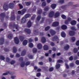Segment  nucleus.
<instances>
[{
	"label": "nucleus",
	"mask_w": 79,
	"mask_h": 79,
	"mask_svg": "<svg viewBox=\"0 0 79 79\" xmlns=\"http://www.w3.org/2000/svg\"><path fill=\"white\" fill-rule=\"evenodd\" d=\"M25 3L27 6H29V5H30L31 2H25Z\"/></svg>",
	"instance_id": "ea45409f"
},
{
	"label": "nucleus",
	"mask_w": 79,
	"mask_h": 79,
	"mask_svg": "<svg viewBox=\"0 0 79 79\" xmlns=\"http://www.w3.org/2000/svg\"><path fill=\"white\" fill-rule=\"evenodd\" d=\"M56 5L53 4L51 5V7L52 8V9H54L55 8H56Z\"/></svg>",
	"instance_id": "9b49d317"
},
{
	"label": "nucleus",
	"mask_w": 79,
	"mask_h": 79,
	"mask_svg": "<svg viewBox=\"0 0 79 79\" xmlns=\"http://www.w3.org/2000/svg\"><path fill=\"white\" fill-rule=\"evenodd\" d=\"M19 5L20 9H22V8H23V6H22V5H21L20 4H19Z\"/></svg>",
	"instance_id": "603ef678"
},
{
	"label": "nucleus",
	"mask_w": 79,
	"mask_h": 79,
	"mask_svg": "<svg viewBox=\"0 0 79 79\" xmlns=\"http://www.w3.org/2000/svg\"><path fill=\"white\" fill-rule=\"evenodd\" d=\"M46 5V3H45V2H43L42 4V6H45Z\"/></svg>",
	"instance_id": "de8ad7c7"
},
{
	"label": "nucleus",
	"mask_w": 79,
	"mask_h": 79,
	"mask_svg": "<svg viewBox=\"0 0 79 79\" xmlns=\"http://www.w3.org/2000/svg\"><path fill=\"white\" fill-rule=\"evenodd\" d=\"M76 63L77 65H79V60H77L76 61Z\"/></svg>",
	"instance_id": "5fc2aeb1"
},
{
	"label": "nucleus",
	"mask_w": 79,
	"mask_h": 79,
	"mask_svg": "<svg viewBox=\"0 0 79 79\" xmlns=\"http://www.w3.org/2000/svg\"><path fill=\"white\" fill-rule=\"evenodd\" d=\"M77 51H78V50H77V48H74L73 49L74 53H77Z\"/></svg>",
	"instance_id": "473e14b6"
},
{
	"label": "nucleus",
	"mask_w": 79,
	"mask_h": 79,
	"mask_svg": "<svg viewBox=\"0 0 79 79\" xmlns=\"http://www.w3.org/2000/svg\"><path fill=\"white\" fill-rule=\"evenodd\" d=\"M70 24L72 26H74V25H76V21L75 20H73L70 23Z\"/></svg>",
	"instance_id": "0eeeda50"
},
{
	"label": "nucleus",
	"mask_w": 79,
	"mask_h": 79,
	"mask_svg": "<svg viewBox=\"0 0 79 79\" xmlns=\"http://www.w3.org/2000/svg\"><path fill=\"white\" fill-rule=\"evenodd\" d=\"M0 59L2 60H5V57L3 56H0Z\"/></svg>",
	"instance_id": "f704fd0d"
},
{
	"label": "nucleus",
	"mask_w": 79,
	"mask_h": 79,
	"mask_svg": "<svg viewBox=\"0 0 79 79\" xmlns=\"http://www.w3.org/2000/svg\"><path fill=\"white\" fill-rule=\"evenodd\" d=\"M34 33L35 35H37L38 34V32H37V31L35 30L34 31Z\"/></svg>",
	"instance_id": "79ce46f5"
},
{
	"label": "nucleus",
	"mask_w": 79,
	"mask_h": 79,
	"mask_svg": "<svg viewBox=\"0 0 79 79\" xmlns=\"http://www.w3.org/2000/svg\"><path fill=\"white\" fill-rule=\"evenodd\" d=\"M58 24H59V23H58V22H56L53 23L52 24V26H58Z\"/></svg>",
	"instance_id": "1a4fd4ad"
},
{
	"label": "nucleus",
	"mask_w": 79,
	"mask_h": 79,
	"mask_svg": "<svg viewBox=\"0 0 79 79\" xmlns=\"http://www.w3.org/2000/svg\"><path fill=\"white\" fill-rule=\"evenodd\" d=\"M25 65V64L24 63V62H23L20 64V66H21V67H24V66Z\"/></svg>",
	"instance_id": "58836bf2"
},
{
	"label": "nucleus",
	"mask_w": 79,
	"mask_h": 79,
	"mask_svg": "<svg viewBox=\"0 0 79 79\" xmlns=\"http://www.w3.org/2000/svg\"><path fill=\"white\" fill-rule=\"evenodd\" d=\"M9 74V72H7V73H3V75H4V76H6V75H7V74Z\"/></svg>",
	"instance_id": "864d4df0"
},
{
	"label": "nucleus",
	"mask_w": 79,
	"mask_h": 79,
	"mask_svg": "<svg viewBox=\"0 0 79 79\" xmlns=\"http://www.w3.org/2000/svg\"><path fill=\"white\" fill-rule=\"evenodd\" d=\"M53 68H51L50 69H49V71L50 72L52 71H53Z\"/></svg>",
	"instance_id": "4d7b16f0"
},
{
	"label": "nucleus",
	"mask_w": 79,
	"mask_h": 79,
	"mask_svg": "<svg viewBox=\"0 0 79 79\" xmlns=\"http://www.w3.org/2000/svg\"><path fill=\"white\" fill-rule=\"evenodd\" d=\"M76 44L77 45V46H79V40H78L76 42Z\"/></svg>",
	"instance_id": "8fccbe9b"
},
{
	"label": "nucleus",
	"mask_w": 79,
	"mask_h": 79,
	"mask_svg": "<svg viewBox=\"0 0 79 79\" xmlns=\"http://www.w3.org/2000/svg\"><path fill=\"white\" fill-rule=\"evenodd\" d=\"M31 15L29 14H27L25 16V18H29V17H31Z\"/></svg>",
	"instance_id": "bb28decb"
},
{
	"label": "nucleus",
	"mask_w": 79,
	"mask_h": 79,
	"mask_svg": "<svg viewBox=\"0 0 79 79\" xmlns=\"http://www.w3.org/2000/svg\"><path fill=\"white\" fill-rule=\"evenodd\" d=\"M59 2L60 3H64V0H60Z\"/></svg>",
	"instance_id": "6e6d98bb"
},
{
	"label": "nucleus",
	"mask_w": 79,
	"mask_h": 79,
	"mask_svg": "<svg viewBox=\"0 0 79 79\" xmlns=\"http://www.w3.org/2000/svg\"><path fill=\"white\" fill-rule=\"evenodd\" d=\"M55 14V12L53 11H52L49 13V18H52L53 16H54L55 18H58L60 15V13L57 12Z\"/></svg>",
	"instance_id": "f03ea898"
},
{
	"label": "nucleus",
	"mask_w": 79,
	"mask_h": 79,
	"mask_svg": "<svg viewBox=\"0 0 79 79\" xmlns=\"http://www.w3.org/2000/svg\"><path fill=\"white\" fill-rule=\"evenodd\" d=\"M61 28L62 29H67V26L65 25H63L62 26Z\"/></svg>",
	"instance_id": "4be33fe9"
},
{
	"label": "nucleus",
	"mask_w": 79,
	"mask_h": 79,
	"mask_svg": "<svg viewBox=\"0 0 79 79\" xmlns=\"http://www.w3.org/2000/svg\"><path fill=\"white\" fill-rule=\"evenodd\" d=\"M69 60H73V56H71L69 58Z\"/></svg>",
	"instance_id": "e2e57ef3"
},
{
	"label": "nucleus",
	"mask_w": 79,
	"mask_h": 79,
	"mask_svg": "<svg viewBox=\"0 0 79 79\" xmlns=\"http://www.w3.org/2000/svg\"><path fill=\"white\" fill-rule=\"evenodd\" d=\"M69 48V46L68 44H66L64 47V49L65 50H67Z\"/></svg>",
	"instance_id": "2eb2a0df"
},
{
	"label": "nucleus",
	"mask_w": 79,
	"mask_h": 79,
	"mask_svg": "<svg viewBox=\"0 0 79 79\" xmlns=\"http://www.w3.org/2000/svg\"><path fill=\"white\" fill-rule=\"evenodd\" d=\"M37 48L39 49H41L42 48V45L41 44H39L37 45Z\"/></svg>",
	"instance_id": "6e6552de"
},
{
	"label": "nucleus",
	"mask_w": 79,
	"mask_h": 79,
	"mask_svg": "<svg viewBox=\"0 0 79 79\" xmlns=\"http://www.w3.org/2000/svg\"><path fill=\"white\" fill-rule=\"evenodd\" d=\"M69 35L71 36H73L74 35V31H70L69 32Z\"/></svg>",
	"instance_id": "f8f14e48"
},
{
	"label": "nucleus",
	"mask_w": 79,
	"mask_h": 79,
	"mask_svg": "<svg viewBox=\"0 0 79 79\" xmlns=\"http://www.w3.org/2000/svg\"><path fill=\"white\" fill-rule=\"evenodd\" d=\"M19 39H20V40L22 41L24 40V37L22 36H20L19 37Z\"/></svg>",
	"instance_id": "2f4dec72"
},
{
	"label": "nucleus",
	"mask_w": 79,
	"mask_h": 79,
	"mask_svg": "<svg viewBox=\"0 0 79 79\" xmlns=\"http://www.w3.org/2000/svg\"><path fill=\"white\" fill-rule=\"evenodd\" d=\"M33 16L34 17H32L31 18V19L32 20H34V19L35 18V15H34Z\"/></svg>",
	"instance_id": "680f3d73"
},
{
	"label": "nucleus",
	"mask_w": 79,
	"mask_h": 79,
	"mask_svg": "<svg viewBox=\"0 0 79 79\" xmlns=\"http://www.w3.org/2000/svg\"><path fill=\"white\" fill-rule=\"evenodd\" d=\"M15 29L18 30H19V29L20 28V27H18V25L15 26Z\"/></svg>",
	"instance_id": "e433bc0d"
},
{
	"label": "nucleus",
	"mask_w": 79,
	"mask_h": 79,
	"mask_svg": "<svg viewBox=\"0 0 79 79\" xmlns=\"http://www.w3.org/2000/svg\"><path fill=\"white\" fill-rule=\"evenodd\" d=\"M19 60L20 61H23V58H20L19 59Z\"/></svg>",
	"instance_id": "13d9d810"
},
{
	"label": "nucleus",
	"mask_w": 79,
	"mask_h": 79,
	"mask_svg": "<svg viewBox=\"0 0 79 79\" xmlns=\"http://www.w3.org/2000/svg\"><path fill=\"white\" fill-rule=\"evenodd\" d=\"M29 46L30 48H32L34 47V45H33L32 43H31L29 44Z\"/></svg>",
	"instance_id": "c756f323"
},
{
	"label": "nucleus",
	"mask_w": 79,
	"mask_h": 79,
	"mask_svg": "<svg viewBox=\"0 0 79 79\" xmlns=\"http://www.w3.org/2000/svg\"><path fill=\"white\" fill-rule=\"evenodd\" d=\"M69 48V46L68 44H66L64 47V49L65 50H67Z\"/></svg>",
	"instance_id": "4468645a"
},
{
	"label": "nucleus",
	"mask_w": 79,
	"mask_h": 79,
	"mask_svg": "<svg viewBox=\"0 0 79 79\" xmlns=\"http://www.w3.org/2000/svg\"><path fill=\"white\" fill-rule=\"evenodd\" d=\"M25 32H26L27 34H29L31 33V30H30V29H26L25 30Z\"/></svg>",
	"instance_id": "ddd939ff"
},
{
	"label": "nucleus",
	"mask_w": 79,
	"mask_h": 79,
	"mask_svg": "<svg viewBox=\"0 0 79 79\" xmlns=\"http://www.w3.org/2000/svg\"><path fill=\"white\" fill-rule=\"evenodd\" d=\"M57 62L58 63H62V62H63V60H58Z\"/></svg>",
	"instance_id": "052dcab7"
},
{
	"label": "nucleus",
	"mask_w": 79,
	"mask_h": 79,
	"mask_svg": "<svg viewBox=\"0 0 79 79\" xmlns=\"http://www.w3.org/2000/svg\"><path fill=\"white\" fill-rule=\"evenodd\" d=\"M26 55V50H23L21 54V56H24Z\"/></svg>",
	"instance_id": "412c9836"
},
{
	"label": "nucleus",
	"mask_w": 79,
	"mask_h": 79,
	"mask_svg": "<svg viewBox=\"0 0 79 79\" xmlns=\"http://www.w3.org/2000/svg\"><path fill=\"white\" fill-rule=\"evenodd\" d=\"M71 19L70 17H69L68 19V21H66L65 22V24H68V22L71 21Z\"/></svg>",
	"instance_id": "a211bd4d"
},
{
	"label": "nucleus",
	"mask_w": 79,
	"mask_h": 79,
	"mask_svg": "<svg viewBox=\"0 0 79 79\" xmlns=\"http://www.w3.org/2000/svg\"><path fill=\"white\" fill-rule=\"evenodd\" d=\"M40 73H37V77H39V76H40Z\"/></svg>",
	"instance_id": "0e129e2a"
},
{
	"label": "nucleus",
	"mask_w": 79,
	"mask_h": 79,
	"mask_svg": "<svg viewBox=\"0 0 79 79\" xmlns=\"http://www.w3.org/2000/svg\"><path fill=\"white\" fill-rule=\"evenodd\" d=\"M71 74L72 75H74L75 74V71L74 70H73L71 73Z\"/></svg>",
	"instance_id": "37998d69"
},
{
	"label": "nucleus",
	"mask_w": 79,
	"mask_h": 79,
	"mask_svg": "<svg viewBox=\"0 0 79 79\" xmlns=\"http://www.w3.org/2000/svg\"><path fill=\"white\" fill-rule=\"evenodd\" d=\"M61 17L63 19H65L66 18V16L64 15H61Z\"/></svg>",
	"instance_id": "c03bdc74"
},
{
	"label": "nucleus",
	"mask_w": 79,
	"mask_h": 79,
	"mask_svg": "<svg viewBox=\"0 0 79 79\" xmlns=\"http://www.w3.org/2000/svg\"><path fill=\"white\" fill-rule=\"evenodd\" d=\"M65 66L67 69H68V68H69V66H68L67 64H65Z\"/></svg>",
	"instance_id": "338daca9"
},
{
	"label": "nucleus",
	"mask_w": 79,
	"mask_h": 79,
	"mask_svg": "<svg viewBox=\"0 0 79 79\" xmlns=\"http://www.w3.org/2000/svg\"><path fill=\"white\" fill-rule=\"evenodd\" d=\"M15 19V15L13 14V15H12L11 17V20H14Z\"/></svg>",
	"instance_id": "a878e982"
},
{
	"label": "nucleus",
	"mask_w": 79,
	"mask_h": 79,
	"mask_svg": "<svg viewBox=\"0 0 79 79\" xmlns=\"http://www.w3.org/2000/svg\"><path fill=\"white\" fill-rule=\"evenodd\" d=\"M71 29L72 30H76V27H72Z\"/></svg>",
	"instance_id": "bf43d9fd"
},
{
	"label": "nucleus",
	"mask_w": 79,
	"mask_h": 79,
	"mask_svg": "<svg viewBox=\"0 0 79 79\" xmlns=\"http://www.w3.org/2000/svg\"><path fill=\"white\" fill-rule=\"evenodd\" d=\"M50 34H51L52 35H54L56 34V32L53 30H51L50 31Z\"/></svg>",
	"instance_id": "423d86ee"
},
{
	"label": "nucleus",
	"mask_w": 79,
	"mask_h": 79,
	"mask_svg": "<svg viewBox=\"0 0 79 79\" xmlns=\"http://www.w3.org/2000/svg\"><path fill=\"white\" fill-rule=\"evenodd\" d=\"M24 63L26 66H28V65H29V64H30L31 63H30V62L29 61H26L25 62H24Z\"/></svg>",
	"instance_id": "5701e85b"
},
{
	"label": "nucleus",
	"mask_w": 79,
	"mask_h": 79,
	"mask_svg": "<svg viewBox=\"0 0 79 79\" xmlns=\"http://www.w3.org/2000/svg\"><path fill=\"white\" fill-rule=\"evenodd\" d=\"M14 63H15V61L14 60H12L10 62V64H14Z\"/></svg>",
	"instance_id": "3c124183"
},
{
	"label": "nucleus",
	"mask_w": 79,
	"mask_h": 79,
	"mask_svg": "<svg viewBox=\"0 0 79 79\" xmlns=\"http://www.w3.org/2000/svg\"><path fill=\"white\" fill-rule=\"evenodd\" d=\"M70 40L73 42H75L76 40V38L74 37H72L70 38Z\"/></svg>",
	"instance_id": "c85d7f7f"
},
{
	"label": "nucleus",
	"mask_w": 79,
	"mask_h": 79,
	"mask_svg": "<svg viewBox=\"0 0 79 79\" xmlns=\"http://www.w3.org/2000/svg\"><path fill=\"white\" fill-rule=\"evenodd\" d=\"M60 64H58L56 65V69H58V68H59L60 67Z\"/></svg>",
	"instance_id": "c9c22d12"
},
{
	"label": "nucleus",
	"mask_w": 79,
	"mask_h": 79,
	"mask_svg": "<svg viewBox=\"0 0 79 79\" xmlns=\"http://www.w3.org/2000/svg\"><path fill=\"white\" fill-rule=\"evenodd\" d=\"M61 35L62 37H66V34L64 32L62 31L61 33Z\"/></svg>",
	"instance_id": "6ab92c4d"
},
{
	"label": "nucleus",
	"mask_w": 79,
	"mask_h": 79,
	"mask_svg": "<svg viewBox=\"0 0 79 79\" xmlns=\"http://www.w3.org/2000/svg\"><path fill=\"white\" fill-rule=\"evenodd\" d=\"M41 41L42 42H43V43H45L46 41V39H45V38L44 37H42L41 39Z\"/></svg>",
	"instance_id": "aec40b11"
},
{
	"label": "nucleus",
	"mask_w": 79,
	"mask_h": 79,
	"mask_svg": "<svg viewBox=\"0 0 79 79\" xmlns=\"http://www.w3.org/2000/svg\"><path fill=\"white\" fill-rule=\"evenodd\" d=\"M4 42V39L3 38H1L0 40V45H3Z\"/></svg>",
	"instance_id": "9d476101"
},
{
	"label": "nucleus",
	"mask_w": 79,
	"mask_h": 79,
	"mask_svg": "<svg viewBox=\"0 0 79 79\" xmlns=\"http://www.w3.org/2000/svg\"><path fill=\"white\" fill-rule=\"evenodd\" d=\"M52 50L53 51H56V48L53 47L52 48Z\"/></svg>",
	"instance_id": "774afa93"
},
{
	"label": "nucleus",
	"mask_w": 79,
	"mask_h": 79,
	"mask_svg": "<svg viewBox=\"0 0 79 79\" xmlns=\"http://www.w3.org/2000/svg\"><path fill=\"white\" fill-rule=\"evenodd\" d=\"M50 29V27L48 26L45 28V31H48V29Z\"/></svg>",
	"instance_id": "49530a36"
},
{
	"label": "nucleus",
	"mask_w": 79,
	"mask_h": 79,
	"mask_svg": "<svg viewBox=\"0 0 79 79\" xmlns=\"http://www.w3.org/2000/svg\"><path fill=\"white\" fill-rule=\"evenodd\" d=\"M27 44V40H25L23 42V45H26Z\"/></svg>",
	"instance_id": "393cba45"
},
{
	"label": "nucleus",
	"mask_w": 79,
	"mask_h": 79,
	"mask_svg": "<svg viewBox=\"0 0 79 79\" xmlns=\"http://www.w3.org/2000/svg\"><path fill=\"white\" fill-rule=\"evenodd\" d=\"M32 23H31V21H28L27 23V25L28 27H31V26Z\"/></svg>",
	"instance_id": "f3484780"
},
{
	"label": "nucleus",
	"mask_w": 79,
	"mask_h": 79,
	"mask_svg": "<svg viewBox=\"0 0 79 79\" xmlns=\"http://www.w3.org/2000/svg\"><path fill=\"white\" fill-rule=\"evenodd\" d=\"M15 5L14 3H10L9 4H5L3 6V9L5 11L8 10L9 8H13V5Z\"/></svg>",
	"instance_id": "f257e3e1"
},
{
	"label": "nucleus",
	"mask_w": 79,
	"mask_h": 79,
	"mask_svg": "<svg viewBox=\"0 0 79 79\" xmlns=\"http://www.w3.org/2000/svg\"><path fill=\"white\" fill-rule=\"evenodd\" d=\"M8 38L10 39H11L13 38V35L11 34H9L8 36Z\"/></svg>",
	"instance_id": "7c9ffc66"
},
{
	"label": "nucleus",
	"mask_w": 79,
	"mask_h": 79,
	"mask_svg": "<svg viewBox=\"0 0 79 79\" xmlns=\"http://www.w3.org/2000/svg\"><path fill=\"white\" fill-rule=\"evenodd\" d=\"M51 46H52V47L54 46V45H55V44H54V43L51 42Z\"/></svg>",
	"instance_id": "69168bd1"
},
{
	"label": "nucleus",
	"mask_w": 79,
	"mask_h": 79,
	"mask_svg": "<svg viewBox=\"0 0 79 79\" xmlns=\"http://www.w3.org/2000/svg\"><path fill=\"white\" fill-rule=\"evenodd\" d=\"M32 51L33 53H36L37 52V49L35 48H34L33 49Z\"/></svg>",
	"instance_id": "b1692460"
},
{
	"label": "nucleus",
	"mask_w": 79,
	"mask_h": 79,
	"mask_svg": "<svg viewBox=\"0 0 79 79\" xmlns=\"http://www.w3.org/2000/svg\"><path fill=\"white\" fill-rule=\"evenodd\" d=\"M43 48L44 50H48V46L47 45H44Z\"/></svg>",
	"instance_id": "dca6fc26"
},
{
	"label": "nucleus",
	"mask_w": 79,
	"mask_h": 79,
	"mask_svg": "<svg viewBox=\"0 0 79 79\" xmlns=\"http://www.w3.org/2000/svg\"><path fill=\"white\" fill-rule=\"evenodd\" d=\"M21 22L22 23H24L26 22V19L25 17H23L22 19Z\"/></svg>",
	"instance_id": "cd10ccee"
},
{
	"label": "nucleus",
	"mask_w": 79,
	"mask_h": 79,
	"mask_svg": "<svg viewBox=\"0 0 79 79\" xmlns=\"http://www.w3.org/2000/svg\"><path fill=\"white\" fill-rule=\"evenodd\" d=\"M6 61L7 62V63H9L10 62V59H9V58L7 57L6 58Z\"/></svg>",
	"instance_id": "a18cd8bd"
},
{
	"label": "nucleus",
	"mask_w": 79,
	"mask_h": 79,
	"mask_svg": "<svg viewBox=\"0 0 79 79\" xmlns=\"http://www.w3.org/2000/svg\"><path fill=\"white\" fill-rule=\"evenodd\" d=\"M15 42L16 44H18L19 43V39L17 37H16L14 39Z\"/></svg>",
	"instance_id": "20e7f679"
},
{
	"label": "nucleus",
	"mask_w": 79,
	"mask_h": 79,
	"mask_svg": "<svg viewBox=\"0 0 79 79\" xmlns=\"http://www.w3.org/2000/svg\"><path fill=\"white\" fill-rule=\"evenodd\" d=\"M16 48L15 47H14L13 48V52L14 53H16Z\"/></svg>",
	"instance_id": "72a5a7b5"
},
{
	"label": "nucleus",
	"mask_w": 79,
	"mask_h": 79,
	"mask_svg": "<svg viewBox=\"0 0 79 79\" xmlns=\"http://www.w3.org/2000/svg\"><path fill=\"white\" fill-rule=\"evenodd\" d=\"M48 9H49L48 7L47 6L45 7L44 10L45 11H48Z\"/></svg>",
	"instance_id": "a19ab883"
},
{
	"label": "nucleus",
	"mask_w": 79,
	"mask_h": 79,
	"mask_svg": "<svg viewBox=\"0 0 79 79\" xmlns=\"http://www.w3.org/2000/svg\"><path fill=\"white\" fill-rule=\"evenodd\" d=\"M42 13V10L40 9H38V14H40Z\"/></svg>",
	"instance_id": "4c0bfd02"
},
{
	"label": "nucleus",
	"mask_w": 79,
	"mask_h": 79,
	"mask_svg": "<svg viewBox=\"0 0 79 79\" xmlns=\"http://www.w3.org/2000/svg\"><path fill=\"white\" fill-rule=\"evenodd\" d=\"M52 40L53 41H58V40H59V39L58 38V37H57V36H55L52 38Z\"/></svg>",
	"instance_id": "39448f33"
},
{
	"label": "nucleus",
	"mask_w": 79,
	"mask_h": 79,
	"mask_svg": "<svg viewBox=\"0 0 79 79\" xmlns=\"http://www.w3.org/2000/svg\"><path fill=\"white\" fill-rule=\"evenodd\" d=\"M40 16H38V17H37V21H39L40 19Z\"/></svg>",
	"instance_id": "09e8293b"
},
{
	"label": "nucleus",
	"mask_w": 79,
	"mask_h": 79,
	"mask_svg": "<svg viewBox=\"0 0 79 79\" xmlns=\"http://www.w3.org/2000/svg\"><path fill=\"white\" fill-rule=\"evenodd\" d=\"M26 10L24 9H23L21 11L20 10H19L18 11V14L19 15H24V13H26Z\"/></svg>",
	"instance_id": "7ed1b4c3"
}]
</instances>
